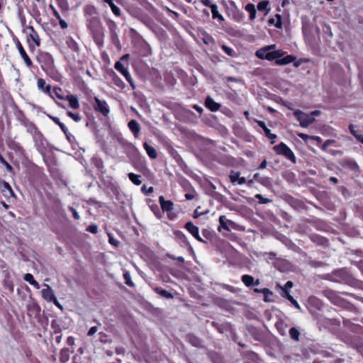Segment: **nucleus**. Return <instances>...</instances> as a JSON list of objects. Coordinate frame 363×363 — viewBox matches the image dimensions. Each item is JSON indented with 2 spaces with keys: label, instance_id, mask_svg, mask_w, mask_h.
Returning <instances> with one entry per match:
<instances>
[{
  "label": "nucleus",
  "instance_id": "79ce46f5",
  "mask_svg": "<svg viewBox=\"0 0 363 363\" xmlns=\"http://www.w3.org/2000/svg\"><path fill=\"white\" fill-rule=\"evenodd\" d=\"M221 48L223 51H225V52L228 55V56H233L234 55V50L233 49H231L230 48L225 45H223L221 46Z\"/></svg>",
  "mask_w": 363,
  "mask_h": 363
},
{
  "label": "nucleus",
  "instance_id": "c9c22d12",
  "mask_svg": "<svg viewBox=\"0 0 363 363\" xmlns=\"http://www.w3.org/2000/svg\"><path fill=\"white\" fill-rule=\"evenodd\" d=\"M94 40L96 43L100 47L103 43V33L101 32H99L94 35Z\"/></svg>",
  "mask_w": 363,
  "mask_h": 363
},
{
  "label": "nucleus",
  "instance_id": "9b49d317",
  "mask_svg": "<svg viewBox=\"0 0 363 363\" xmlns=\"http://www.w3.org/2000/svg\"><path fill=\"white\" fill-rule=\"evenodd\" d=\"M185 228L188 231L199 241L206 242L199 234V228L195 226L191 222H187L185 225Z\"/></svg>",
  "mask_w": 363,
  "mask_h": 363
},
{
  "label": "nucleus",
  "instance_id": "603ef678",
  "mask_svg": "<svg viewBox=\"0 0 363 363\" xmlns=\"http://www.w3.org/2000/svg\"><path fill=\"white\" fill-rule=\"evenodd\" d=\"M275 60H281L280 58L283 56L284 52L281 50L274 51Z\"/></svg>",
  "mask_w": 363,
  "mask_h": 363
},
{
  "label": "nucleus",
  "instance_id": "39448f33",
  "mask_svg": "<svg viewBox=\"0 0 363 363\" xmlns=\"http://www.w3.org/2000/svg\"><path fill=\"white\" fill-rule=\"evenodd\" d=\"M274 150L277 154L285 156L294 163L296 162V157L294 156V154L284 143H281L280 144L275 145L274 147Z\"/></svg>",
  "mask_w": 363,
  "mask_h": 363
},
{
  "label": "nucleus",
  "instance_id": "412c9836",
  "mask_svg": "<svg viewBox=\"0 0 363 363\" xmlns=\"http://www.w3.org/2000/svg\"><path fill=\"white\" fill-rule=\"evenodd\" d=\"M144 147L150 158L155 159L157 157V152L153 147L149 145L147 143H145Z\"/></svg>",
  "mask_w": 363,
  "mask_h": 363
},
{
  "label": "nucleus",
  "instance_id": "a18cd8bd",
  "mask_svg": "<svg viewBox=\"0 0 363 363\" xmlns=\"http://www.w3.org/2000/svg\"><path fill=\"white\" fill-rule=\"evenodd\" d=\"M58 5L65 10H67L69 7L67 0H58Z\"/></svg>",
  "mask_w": 363,
  "mask_h": 363
},
{
  "label": "nucleus",
  "instance_id": "5fc2aeb1",
  "mask_svg": "<svg viewBox=\"0 0 363 363\" xmlns=\"http://www.w3.org/2000/svg\"><path fill=\"white\" fill-rule=\"evenodd\" d=\"M57 20L59 21V23L62 29H66L68 27L67 22L64 19L60 18Z\"/></svg>",
  "mask_w": 363,
  "mask_h": 363
},
{
  "label": "nucleus",
  "instance_id": "c85d7f7f",
  "mask_svg": "<svg viewBox=\"0 0 363 363\" xmlns=\"http://www.w3.org/2000/svg\"><path fill=\"white\" fill-rule=\"evenodd\" d=\"M128 177L130 180L135 185H140L142 183L141 180L140 179V175L135 174L133 173H129Z\"/></svg>",
  "mask_w": 363,
  "mask_h": 363
},
{
  "label": "nucleus",
  "instance_id": "f704fd0d",
  "mask_svg": "<svg viewBox=\"0 0 363 363\" xmlns=\"http://www.w3.org/2000/svg\"><path fill=\"white\" fill-rule=\"evenodd\" d=\"M262 294H264V301H266V302L271 301V300L269 298V296L272 295V292L269 289H266V288L262 289Z\"/></svg>",
  "mask_w": 363,
  "mask_h": 363
},
{
  "label": "nucleus",
  "instance_id": "ea45409f",
  "mask_svg": "<svg viewBox=\"0 0 363 363\" xmlns=\"http://www.w3.org/2000/svg\"><path fill=\"white\" fill-rule=\"evenodd\" d=\"M200 208H201L200 206H199L196 208V210L194 211V218H196L202 215H205L208 213V210H207L206 211H200Z\"/></svg>",
  "mask_w": 363,
  "mask_h": 363
},
{
  "label": "nucleus",
  "instance_id": "de8ad7c7",
  "mask_svg": "<svg viewBox=\"0 0 363 363\" xmlns=\"http://www.w3.org/2000/svg\"><path fill=\"white\" fill-rule=\"evenodd\" d=\"M123 277L125 280V284L127 285L130 286H133V284L130 280V275L129 274L128 272L125 273Z\"/></svg>",
  "mask_w": 363,
  "mask_h": 363
},
{
  "label": "nucleus",
  "instance_id": "7ed1b4c3",
  "mask_svg": "<svg viewBox=\"0 0 363 363\" xmlns=\"http://www.w3.org/2000/svg\"><path fill=\"white\" fill-rule=\"evenodd\" d=\"M96 337H97V340H95V347L96 349H101L100 345L101 343H104L105 344V346L102 347V350H105L108 356L112 355V350H116V348L111 346V340L108 338V337L106 335L101 333H99Z\"/></svg>",
  "mask_w": 363,
  "mask_h": 363
},
{
  "label": "nucleus",
  "instance_id": "ddd939ff",
  "mask_svg": "<svg viewBox=\"0 0 363 363\" xmlns=\"http://www.w3.org/2000/svg\"><path fill=\"white\" fill-rule=\"evenodd\" d=\"M37 86L38 89L43 91L44 93L51 95V86L46 84V82L43 79H38L37 82Z\"/></svg>",
  "mask_w": 363,
  "mask_h": 363
},
{
  "label": "nucleus",
  "instance_id": "338daca9",
  "mask_svg": "<svg viewBox=\"0 0 363 363\" xmlns=\"http://www.w3.org/2000/svg\"><path fill=\"white\" fill-rule=\"evenodd\" d=\"M310 114L312 116V117L314 118L315 116H319L320 114V111L318 110H315L312 111Z\"/></svg>",
  "mask_w": 363,
  "mask_h": 363
},
{
  "label": "nucleus",
  "instance_id": "9d476101",
  "mask_svg": "<svg viewBox=\"0 0 363 363\" xmlns=\"http://www.w3.org/2000/svg\"><path fill=\"white\" fill-rule=\"evenodd\" d=\"M45 288L42 290L43 298L48 302H52V301L57 302V298L51 287L48 284H45Z\"/></svg>",
  "mask_w": 363,
  "mask_h": 363
},
{
  "label": "nucleus",
  "instance_id": "423d86ee",
  "mask_svg": "<svg viewBox=\"0 0 363 363\" xmlns=\"http://www.w3.org/2000/svg\"><path fill=\"white\" fill-rule=\"evenodd\" d=\"M323 294L335 305L343 306L345 303L344 300L331 289L324 290Z\"/></svg>",
  "mask_w": 363,
  "mask_h": 363
},
{
  "label": "nucleus",
  "instance_id": "37998d69",
  "mask_svg": "<svg viewBox=\"0 0 363 363\" xmlns=\"http://www.w3.org/2000/svg\"><path fill=\"white\" fill-rule=\"evenodd\" d=\"M268 4H269V2L266 1L259 2L257 5V9L259 11H264L267 7Z\"/></svg>",
  "mask_w": 363,
  "mask_h": 363
},
{
  "label": "nucleus",
  "instance_id": "f8f14e48",
  "mask_svg": "<svg viewBox=\"0 0 363 363\" xmlns=\"http://www.w3.org/2000/svg\"><path fill=\"white\" fill-rule=\"evenodd\" d=\"M159 202L163 211L170 212L173 209V203L171 201H166L162 196L159 197Z\"/></svg>",
  "mask_w": 363,
  "mask_h": 363
},
{
  "label": "nucleus",
  "instance_id": "774afa93",
  "mask_svg": "<svg viewBox=\"0 0 363 363\" xmlns=\"http://www.w3.org/2000/svg\"><path fill=\"white\" fill-rule=\"evenodd\" d=\"M331 143H332V142H331V140H326V141L323 143V146H322V149H323V150H325V149L327 148V147H328V146Z\"/></svg>",
  "mask_w": 363,
  "mask_h": 363
},
{
  "label": "nucleus",
  "instance_id": "20e7f679",
  "mask_svg": "<svg viewBox=\"0 0 363 363\" xmlns=\"http://www.w3.org/2000/svg\"><path fill=\"white\" fill-rule=\"evenodd\" d=\"M294 114L301 127L306 128L315 121V118L312 117L310 113H306L301 110L295 111Z\"/></svg>",
  "mask_w": 363,
  "mask_h": 363
},
{
  "label": "nucleus",
  "instance_id": "09e8293b",
  "mask_svg": "<svg viewBox=\"0 0 363 363\" xmlns=\"http://www.w3.org/2000/svg\"><path fill=\"white\" fill-rule=\"evenodd\" d=\"M349 129L350 130V133L355 137L357 140L358 137H363L362 135L357 133L356 130H354V127L352 124H350L349 125Z\"/></svg>",
  "mask_w": 363,
  "mask_h": 363
},
{
  "label": "nucleus",
  "instance_id": "052dcab7",
  "mask_svg": "<svg viewBox=\"0 0 363 363\" xmlns=\"http://www.w3.org/2000/svg\"><path fill=\"white\" fill-rule=\"evenodd\" d=\"M276 17L277 18V23H275V26L277 27V28H281V17L279 14H277L276 15Z\"/></svg>",
  "mask_w": 363,
  "mask_h": 363
},
{
  "label": "nucleus",
  "instance_id": "c03bdc74",
  "mask_svg": "<svg viewBox=\"0 0 363 363\" xmlns=\"http://www.w3.org/2000/svg\"><path fill=\"white\" fill-rule=\"evenodd\" d=\"M23 279L26 281L28 282L30 284H31V283H33V281H35L33 276L30 273L26 274L23 277Z\"/></svg>",
  "mask_w": 363,
  "mask_h": 363
},
{
  "label": "nucleus",
  "instance_id": "3c124183",
  "mask_svg": "<svg viewBox=\"0 0 363 363\" xmlns=\"http://www.w3.org/2000/svg\"><path fill=\"white\" fill-rule=\"evenodd\" d=\"M0 162L6 166V169H7L8 170H11V169H12V167H11V164H9L6 161V160H5V159H4V158L1 155H0Z\"/></svg>",
  "mask_w": 363,
  "mask_h": 363
},
{
  "label": "nucleus",
  "instance_id": "a211bd4d",
  "mask_svg": "<svg viewBox=\"0 0 363 363\" xmlns=\"http://www.w3.org/2000/svg\"><path fill=\"white\" fill-rule=\"evenodd\" d=\"M70 350L68 348H63L60 351V361L62 363H66L69 359Z\"/></svg>",
  "mask_w": 363,
  "mask_h": 363
},
{
  "label": "nucleus",
  "instance_id": "6ab92c4d",
  "mask_svg": "<svg viewBox=\"0 0 363 363\" xmlns=\"http://www.w3.org/2000/svg\"><path fill=\"white\" fill-rule=\"evenodd\" d=\"M257 124L259 127H261L265 135L269 138V139H274L277 138V135L275 134H272L270 132V130L266 126L265 123L263 121H258Z\"/></svg>",
  "mask_w": 363,
  "mask_h": 363
},
{
  "label": "nucleus",
  "instance_id": "c756f323",
  "mask_svg": "<svg viewBox=\"0 0 363 363\" xmlns=\"http://www.w3.org/2000/svg\"><path fill=\"white\" fill-rule=\"evenodd\" d=\"M105 2L108 3L109 4V6H111V10L113 11V13L119 16L121 15V11L119 9L118 7H117L113 3V1L112 0H104Z\"/></svg>",
  "mask_w": 363,
  "mask_h": 363
},
{
  "label": "nucleus",
  "instance_id": "0eeeda50",
  "mask_svg": "<svg viewBox=\"0 0 363 363\" xmlns=\"http://www.w3.org/2000/svg\"><path fill=\"white\" fill-rule=\"evenodd\" d=\"M96 105H94V109L96 111L99 112L104 116H107L109 113V108L105 101L100 100L97 97H94Z\"/></svg>",
  "mask_w": 363,
  "mask_h": 363
},
{
  "label": "nucleus",
  "instance_id": "f3484780",
  "mask_svg": "<svg viewBox=\"0 0 363 363\" xmlns=\"http://www.w3.org/2000/svg\"><path fill=\"white\" fill-rule=\"evenodd\" d=\"M128 125L130 130L133 133L134 135L138 137L140 130V127L138 123L135 120H131L129 121Z\"/></svg>",
  "mask_w": 363,
  "mask_h": 363
},
{
  "label": "nucleus",
  "instance_id": "e2e57ef3",
  "mask_svg": "<svg viewBox=\"0 0 363 363\" xmlns=\"http://www.w3.org/2000/svg\"><path fill=\"white\" fill-rule=\"evenodd\" d=\"M142 191L143 192H145L146 194H149L152 192H153V187L152 186H150L149 189H148V191H146V186L145 185H143V187H142Z\"/></svg>",
  "mask_w": 363,
  "mask_h": 363
},
{
  "label": "nucleus",
  "instance_id": "2f4dec72",
  "mask_svg": "<svg viewBox=\"0 0 363 363\" xmlns=\"http://www.w3.org/2000/svg\"><path fill=\"white\" fill-rule=\"evenodd\" d=\"M155 291H157V293H158L159 294H160L162 296H163L164 298H173V295L170 292H169L164 289L156 288Z\"/></svg>",
  "mask_w": 363,
  "mask_h": 363
},
{
  "label": "nucleus",
  "instance_id": "a19ab883",
  "mask_svg": "<svg viewBox=\"0 0 363 363\" xmlns=\"http://www.w3.org/2000/svg\"><path fill=\"white\" fill-rule=\"evenodd\" d=\"M225 216H221L220 218H219V221H220V226L218 228V230H220V228H223L224 229H226V230H229L228 225H227V223L225 221Z\"/></svg>",
  "mask_w": 363,
  "mask_h": 363
},
{
  "label": "nucleus",
  "instance_id": "4d7b16f0",
  "mask_svg": "<svg viewBox=\"0 0 363 363\" xmlns=\"http://www.w3.org/2000/svg\"><path fill=\"white\" fill-rule=\"evenodd\" d=\"M125 79H127V81L131 84V86L133 87V82H132V79H131V77L129 74L128 72H124V74H123Z\"/></svg>",
  "mask_w": 363,
  "mask_h": 363
},
{
  "label": "nucleus",
  "instance_id": "864d4df0",
  "mask_svg": "<svg viewBox=\"0 0 363 363\" xmlns=\"http://www.w3.org/2000/svg\"><path fill=\"white\" fill-rule=\"evenodd\" d=\"M264 57H265V60H269V61L275 60L274 51H272V52H267V55H264Z\"/></svg>",
  "mask_w": 363,
  "mask_h": 363
},
{
  "label": "nucleus",
  "instance_id": "49530a36",
  "mask_svg": "<svg viewBox=\"0 0 363 363\" xmlns=\"http://www.w3.org/2000/svg\"><path fill=\"white\" fill-rule=\"evenodd\" d=\"M68 116L72 118L74 121L78 122L81 120V117L79 114L74 113L72 112H67Z\"/></svg>",
  "mask_w": 363,
  "mask_h": 363
},
{
  "label": "nucleus",
  "instance_id": "393cba45",
  "mask_svg": "<svg viewBox=\"0 0 363 363\" xmlns=\"http://www.w3.org/2000/svg\"><path fill=\"white\" fill-rule=\"evenodd\" d=\"M188 338H189V342L193 346H195V347H202L201 340L199 338H198L197 337H196L194 335H189Z\"/></svg>",
  "mask_w": 363,
  "mask_h": 363
},
{
  "label": "nucleus",
  "instance_id": "4c0bfd02",
  "mask_svg": "<svg viewBox=\"0 0 363 363\" xmlns=\"http://www.w3.org/2000/svg\"><path fill=\"white\" fill-rule=\"evenodd\" d=\"M267 53V49L263 48L256 52V56L259 59H265L264 55Z\"/></svg>",
  "mask_w": 363,
  "mask_h": 363
},
{
  "label": "nucleus",
  "instance_id": "0e129e2a",
  "mask_svg": "<svg viewBox=\"0 0 363 363\" xmlns=\"http://www.w3.org/2000/svg\"><path fill=\"white\" fill-rule=\"evenodd\" d=\"M60 90H61V89H60V88H55V89H54V92H55V94L56 96H57L58 99H65V98H64L62 95H60V94H59L57 93V91H60Z\"/></svg>",
  "mask_w": 363,
  "mask_h": 363
},
{
  "label": "nucleus",
  "instance_id": "8fccbe9b",
  "mask_svg": "<svg viewBox=\"0 0 363 363\" xmlns=\"http://www.w3.org/2000/svg\"><path fill=\"white\" fill-rule=\"evenodd\" d=\"M259 182L264 186H268L270 184V180L268 177H262L259 179Z\"/></svg>",
  "mask_w": 363,
  "mask_h": 363
},
{
  "label": "nucleus",
  "instance_id": "bf43d9fd",
  "mask_svg": "<svg viewBox=\"0 0 363 363\" xmlns=\"http://www.w3.org/2000/svg\"><path fill=\"white\" fill-rule=\"evenodd\" d=\"M108 237H109V242L111 244H112L114 246H118V245L119 242L118 240L113 239V238L110 234H108Z\"/></svg>",
  "mask_w": 363,
  "mask_h": 363
},
{
  "label": "nucleus",
  "instance_id": "f257e3e1",
  "mask_svg": "<svg viewBox=\"0 0 363 363\" xmlns=\"http://www.w3.org/2000/svg\"><path fill=\"white\" fill-rule=\"evenodd\" d=\"M330 279L333 281L345 283L350 286H354L356 284V280L345 269L333 272L330 276Z\"/></svg>",
  "mask_w": 363,
  "mask_h": 363
},
{
  "label": "nucleus",
  "instance_id": "72a5a7b5",
  "mask_svg": "<svg viewBox=\"0 0 363 363\" xmlns=\"http://www.w3.org/2000/svg\"><path fill=\"white\" fill-rule=\"evenodd\" d=\"M240 172H235L231 171L230 174V179L232 183H235V182H238L240 177Z\"/></svg>",
  "mask_w": 363,
  "mask_h": 363
},
{
  "label": "nucleus",
  "instance_id": "b1692460",
  "mask_svg": "<svg viewBox=\"0 0 363 363\" xmlns=\"http://www.w3.org/2000/svg\"><path fill=\"white\" fill-rule=\"evenodd\" d=\"M245 9L250 13V20H253L256 17V10L255 5L252 4H248L245 6Z\"/></svg>",
  "mask_w": 363,
  "mask_h": 363
},
{
  "label": "nucleus",
  "instance_id": "dca6fc26",
  "mask_svg": "<svg viewBox=\"0 0 363 363\" xmlns=\"http://www.w3.org/2000/svg\"><path fill=\"white\" fill-rule=\"evenodd\" d=\"M65 99L69 101V104L71 108L74 109L79 108V104L76 96L68 94L66 96Z\"/></svg>",
  "mask_w": 363,
  "mask_h": 363
},
{
  "label": "nucleus",
  "instance_id": "aec40b11",
  "mask_svg": "<svg viewBox=\"0 0 363 363\" xmlns=\"http://www.w3.org/2000/svg\"><path fill=\"white\" fill-rule=\"evenodd\" d=\"M295 57L292 55H287L283 58H281V60H277L275 61L276 64L277 65H288L292 62H294L295 60Z\"/></svg>",
  "mask_w": 363,
  "mask_h": 363
},
{
  "label": "nucleus",
  "instance_id": "cd10ccee",
  "mask_svg": "<svg viewBox=\"0 0 363 363\" xmlns=\"http://www.w3.org/2000/svg\"><path fill=\"white\" fill-rule=\"evenodd\" d=\"M289 335L291 339L299 341L300 333L296 328H291L289 330Z\"/></svg>",
  "mask_w": 363,
  "mask_h": 363
},
{
  "label": "nucleus",
  "instance_id": "f03ea898",
  "mask_svg": "<svg viewBox=\"0 0 363 363\" xmlns=\"http://www.w3.org/2000/svg\"><path fill=\"white\" fill-rule=\"evenodd\" d=\"M37 61L46 73L50 74L54 71V60L50 53L40 52L37 55Z\"/></svg>",
  "mask_w": 363,
  "mask_h": 363
},
{
  "label": "nucleus",
  "instance_id": "2eb2a0df",
  "mask_svg": "<svg viewBox=\"0 0 363 363\" xmlns=\"http://www.w3.org/2000/svg\"><path fill=\"white\" fill-rule=\"evenodd\" d=\"M205 104L211 111H216L220 107V104L215 102L210 96L206 98Z\"/></svg>",
  "mask_w": 363,
  "mask_h": 363
},
{
  "label": "nucleus",
  "instance_id": "1a4fd4ad",
  "mask_svg": "<svg viewBox=\"0 0 363 363\" xmlns=\"http://www.w3.org/2000/svg\"><path fill=\"white\" fill-rule=\"evenodd\" d=\"M16 45L26 66L28 67H31L33 65L32 61L18 40H17Z\"/></svg>",
  "mask_w": 363,
  "mask_h": 363
},
{
  "label": "nucleus",
  "instance_id": "6e6552de",
  "mask_svg": "<svg viewBox=\"0 0 363 363\" xmlns=\"http://www.w3.org/2000/svg\"><path fill=\"white\" fill-rule=\"evenodd\" d=\"M27 29L30 30L28 35V42L30 44L33 42L35 46L38 47L40 45V39L37 33L32 26L27 27Z\"/></svg>",
  "mask_w": 363,
  "mask_h": 363
},
{
  "label": "nucleus",
  "instance_id": "69168bd1",
  "mask_svg": "<svg viewBox=\"0 0 363 363\" xmlns=\"http://www.w3.org/2000/svg\"><path fill=\"white\" fill-rule=\"evenodd\" d=\"M65 135H66L67 139L69 142H71L72 139H74V137L72 134H70L68 130L67 131V133H65Z\"/></svg>",
  "mask_w": 363,
  "mask_h": 363
},
{
  "label": "nucleus",
  "instance_id": "6e6d98bb",
  "mask_svg": "<svg viewBox=\"0 0 363 363\" xmlns=\"http://www.w3.org/2000/svg\"><path fill=\"white\" fill-rule=\"evenodd\" d=\"M69 209L72 213V216L74 218V219L79 220V215L77 213V211L73 207H69Z\"/></svg>",
  "mask_w": 363,
  "mask_h": 363
},
{
  "label": "nucleus",
  "instance_id": "473e14b6",
  "mask_svg": "<svg viewBox=\"0 0 363 363\" xmlns=\"http://www.w3.org/2000/svg\"><path fill=\"white\" fill-rule=\"evenodd\" d=\"M33 131L35 140L37 142L38 140H41L43 136L40 134V133L38 130V128L34 125H32V127L30 129V132L33 133Z\"/></svg>",
  "mask_w": 363,
  "mask_h": 363
},
{
  "label": "nucleus",
  "instance_id": "4468645a",
  "mask_svg": "<svg viewBox=\"0 0 363 363\" xmlns=\"http://www.w3.org/2000/svg\"><path fill=\"white\" fill-rule=\"evenodd\" d=\"M1 186H2L1 191L5 196H6V197L14 196L13 191L11 186H10V184L7 182L3 181L1 182Z\"/></svg>",
  "mask_w": 363,
  "mask_h": 363
},
{
  "label": "nucleus",
  "instance_id": "680f3d73",
  "mask_svg": "<svg viewBox=\"0 0 363 363\" xmlns=\"http://www.w3.org/2000/svg\"><path fill=\"white\" fill-rule=\"evenodd\" d=\"M293 285H294V284H293V282H292V281H288L286 283V284H285V286H284V288H282V287H281V289H282V291H284V290L288 291V289H291V288L293 286Z\"/></svg>",
  "mask_w": 363,
  "mask_h": 363
},
{
  "label": "nucleus",
  "instance_id": "e433bc0d",
  "mask_svg": "<svg viewBox=\"0 0 363 363\" xmlns=\"http://www.w3.org/2000/svg\"><path fill=\"white\" fill-rule=\"evenodd\" d=\"M115 69L121 72L122 74H124V72H128V70L124 67L123 65L120 61L116 62L115 64Z\"/></svg>",
  "mask_w": 363,
  "mask_h": 363
},
{
  "label": "nucleus",
  "instance_id": "bb28decb",
  "mask_svg": "<svg viewBox=\"0 0 363 363\" xmlns=\"http://www.w3.org/2000/svg\"><path fill=\"white\" fill-rule=\"evenodd\" d=\"M242 281L247 286H250L254 283V278L250 275H243L242 277Z\"/></svg>",
  "mask_w": 363,
  "mask_h": 363
},
{
  "label": "nucleus",
  "instance_id": "7c9ffc66",
  "mask_svg": "<svg viewBox=\"0 0 363 363\" xmlns=\"http://www.w3.org/2000/svg\"><path fill=\"white\" fill-rule=\"evenodd\" d=\"M211 9L213 15V18H219L221 21H223V16L218 13V6L216 4H213L211 6Z\"/></svg>",
  "mask_w": 363,
  "mask_h": 363
},
{
  "label": "nucleus",
  "instance_id": "13d9d810",
  "mask_svg": "<svg viewBox=\"0 0 363 363\" xmlns=\"http://www.w3.org/2000/svg\"><path fill=\"white\" fill-rule=\"evenodd\" d=\"M297 135L301 138L302 140H303L304 141H307V140L308 138H311V136L308 135L307 134H305V133H299L297 134Z\"/></svg>",
  "mask_w": 363,
  "mask_h": 363
},
{
  "label": "nucleus",
  "instance_id": "5701e85b",
  "mask_svg": "<svg viewBox=\"0 0 363 363\" xmlns=\"http://www.w3.org/2000/svg\"><path fill=\"white\" fill-rule=\"evenodd\" d=\"M281 296L287 298L296 308H300L298 302L289 294L288 291L284 290V292L281 293Z\"/></svg>",
  "mask_w": 363,
  "mask_h": 363
},
{
  "label": "nucleus",
  "instance_id": "58836bf2",
  "mask_svg": "<svg viewBox=\"0 0 363 363\" xmlns=\"http://www.w3.org/2000/svg\"><path fill=\"white\" fill-rule=\"evenodd\" d=\"M255 198L259 200V203L264 204L272 202L271 199L264 198L261 194H256Z\"/></svg>",
  "mask_w": 363,
  "mask_h": 363
},
{
  "label": "nucleus",
  "instance_id": "4be33fe9",
  "mask_svg": "<svg viewBox=\"0 0 363 363\" xmlns=\"http://www.w3.org/2000/svg\"><path fill=\"white\" fill-rule=\"evenodd\" d=\"M84 13L86 18V27L89 30H91V6L89 5L84 6Z\"/></svg>",
  "mask_w": 363,
  "mask_h": 363
},
{
  "label": "nucleus",
  "instance_id": "a878e982",
  "mask_svg": "<svg viewBox=\"0 0 363 363\" xmlns=\"http://www.w3.org/2000/svg\"><path fill=\"white\" fill-rule=\"evenodd\" d=\"M49 118H51L55 123L57 124L60 126V128L64 133H67V128L65 126L64 123L60 122L59 118L50 115L49 116Z\"/></svg>",
  "mask_w": 363,
  "mask_h": 363
}]
</instances>
